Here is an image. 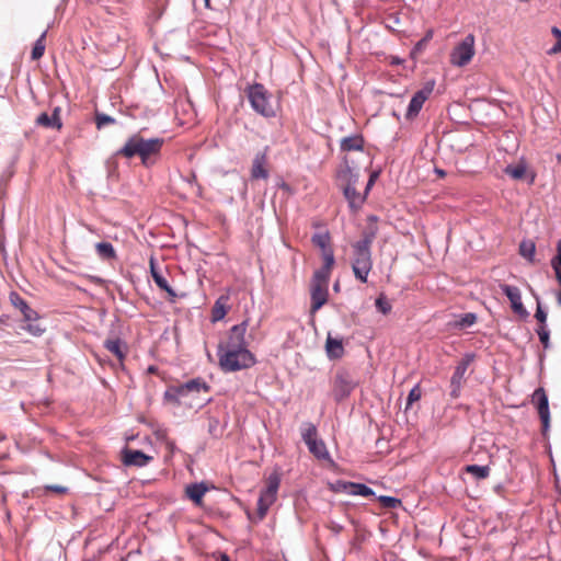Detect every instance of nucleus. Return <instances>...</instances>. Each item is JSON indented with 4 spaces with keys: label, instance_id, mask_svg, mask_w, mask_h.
Returning a JSON list of instances; mask_svg holds the SVG:
<instances>
[{
    "label": "nucleus",
    "instance_id": "f257e3e1",
    "mask_svg": "<svg viewBox=\"0 0 561 561\" xmlns=\"http://www.w3.org/2000/svg\"><path fill=\"white\" fill-rule=\"evenodd\" d=\"M162 146V138H145L140 134H133L115 154L127 159L139 157L145 168H151L157 163Z\"/></svg>",
    "mask_w": 561,
    "mask_h": 561
},
{
    "label": "nucleus",
    "instance_id": "f03ea898",
    "mask_svg": "<svg viewBox=\"0 0 561 561\" xmlns=\"http://www.w3.org/2000/svg\"><path fill=\"white\" fill-rule=\"evenodd\" d=\"M220 368L226 373L239 371L252 367L256 359L248 348L224 351V343L217 348Z\"/></svg>",
    "mask_w": 561,
    "mask_h": 561
},
{
    "label": "nucleus",
    "instance_id": "7ed1b4c3",
    "mask_svg": "<svg viewBox=\"0 0 561 561\" xmlns=\"http://www.w3.org/2000/svg\"><path fill=\"white\" fill-rule=\"evenodd\" d=\"M245 92L250 105L255 113L265 118L275 116V111L270 102V95L262 83L250 84Z\"/></svg>",
    "mask_w": 561,
    "mask_h": 561
},
{
    "label": "nucleus",
    "instance_id": "20e7f679",
    "mask_svg": "<svg viewBox=\"0 0 561 561\" xmlns=\"http://www.w3.org/2000/svg\"><path fill=\"white\" fill-rule=\"evenodd\" d=\"M373 268L371 249L352 244V270L356 279L367 283Z\"/></svg>",
    "mask_w": 561,
    "mask_h": 561
},
{
    "label": "nucleus",
    "instance_id": "39448f33",
    "mask_svg": "<svg viewBox=\"0 0 561 561\" xmlns=\"http://www.w3.org/2000/svg\"><path fill=\"white\" fill-rule=\"evenodd\" d=\"M474 358V353H466L455 367V371L450 378L449 396L451 399L455 400L460 397L462 383L465 381V375Z\"/></svg>",
    "mask_w": 561,
    "mask_h": 561
},
{
    "label": "nucleus",
    "instance_id": "423d86ee",
    "mask_svg": "<svg viewBox=\"0 0 561 561\" xmlns=\"http://www.w3.org/2000/svg\"><path fill=\"white\" fill-rule=\"evenodd\" d=\"M474 55V36L468 34L465 38L453 49L450 54V61L454 66L463 67L468 65Z\"/></svg>",
    "mask_w": 561,
    "mask_h": 561
},
{
    "label": "nucleus",
    "instance_id": "0eeeda50",
    "mask_svg": "<svg viewBox=\"0 0 561 561\" xmlns=\"http://www.w3.org/2000/svg\"><path fill=\"white\" fill-rule=\"evenodd\" d=\"M356 386L357 381H355L347 371H337L332 389L334 400L339 403L344 401L350 397Z\"/></svg>",
    "mask_w": 561,
    "mask_h": 561
},
{
    "label": "nucleus",
    "instance_id": "6e6552de",
    "mask_svg": "<svg viewBox=\"0 0 561 561\" xmlns=\"http://www.w3.org/2000/svg\"><path fill=\"white\" fill-rule=\"evenodd\" d=\"M434 87H435L434 80L426 81L423 84V87L412 95L411 101L408 105L407 113H405V118L408 121H411L419 115V113L421 112V110L423 107V104L430 98V95L433 93Z\"/></svg>",
    "mask_w": 561,
    "mask_h": 561
},
{
    "label": "nucleus",
    "instance_id": "1a4fd4ad",
    "mask_svg": "<svg viewBox=\"0 0 561 561\" xmlns=\"http://www.w3.org/2000/svg\"><path fill=\"white\" fill-rule=\"evenodd\" d=\"M247 328L248 321H242L241 323L233 325L229 330L226 343H224V351L248 348L245 341Z\"/></svg>",
    "mask_w": 561,
    "mask_h": 561
},
{
    "label": "nucleus",
    "instance_id": "9d476101",
    "mask_svg": "<svg viewBox=\"0 0 561 561\" xmlns=\"http://www.w3.org/2000/svg\"><path fill=\"white\" fill-rule=\"evenodd\" d=\"M500 289L508 298L512 310L520 318L526 319L529 316V312L523 305L519 288L508 284H500Z\"/></svg>",
    "mask_w": 561,
    "mask_h": 561
},
{
    "label": "nucleus",
    "instance_id": "9b49d317",
    "mask_svg": "<svg viewBox=\"0 0 561 561\" xmlns=\"http://www.w3.org/2000/svg\"><path fill=\"white\" fill-rule=\"evenodd\" d=\"M533 397L537 401V410L542 424V435L546 436L550 428V409L548 396L543 388H538L535 390Z\"/></svg>",
    "mask_w": 561,
    "mask_h": 561
},
{
    "label": "nucleus",
    "instance_id": "f8f14e48",
    "mask_svg": "<svg viewBox=\"0 0 561 561\" xmlns=\"http://www.w3.org/2000/svg\"><path fill=\"white\" fill-rule=\"evenodd\" d=\"M123 455V463L125 466H134V467H146L151 460L152 457L145 454L142 450L139 449H130V448H124L122 450Z\"/></svg>",
    "mask_w": 561,
    "mask_h": 561
},
{
    "label": "nucleus",
    "instance_id": "ddd939ff",
    "mask_svg": "<svg viewBox=\"0 0 561 561\" xmlns=\"http://www.w3.org/2000/svg\"><path fill=\"white\" fill-rule=\"evenodd\" d=\"M310 295H311V312H317L328 301V296H329L328 286L321 285V284L320 285L311 284Z\"/></svg>",
    "mask_w": 561,
    "mask_h": 561
},
{
    "label": "nucleus",
    "instance_id": "4468645a",
    "mask_svg": "<svg viewBox=\"0 0 561 561\" xmlns=\"http://www.w3.org/2000/svg\"><path fill=\"white\" fill-rule=\"evenodd\" d=\"M60 112L61 110L58 106L53 110L50 115L46 112H43L37 116L36 124L47 128L60 130L62 127Z\"/></svg>",
    "mask_w": 561,
    "mask_h": 561
},
{
    "label": "nucleus",
    "instance_id": "2eb2a0df",
    "mask_svg": "<svg viewBox=\"0 0 561 561\" xmlns=\"http://www.w3.org/2000/svg\"><path fill=\"white\" fill-rule=\"evenodd\" d=\"M10 300L11 304L22 312L25 321H37L38 313L32 309L18 293H11Z\"/></svg>",
    "mask_w": 561,
    "mask_h": 561
},
{
    "label": "nucleus",
    "instance_id": "dca6fc26",
    "mask_svg": "<svg viewBox=\"0 0 561 561\" xmlns=\"http://www.w3.org/2000/svg\"><path fill=\"white\" fill-rule=\"evenodd\" d=\"M150 274L153 282L161 290L165 291L172 298L176 297L175 290L169 285L167 278L162 275L152 257L150 259Z\"/></svg>",
    "mask_w": 561,
    "mask_h": 561
},
{
    "label": "nucleus",
    "instance_id": "f3484780",
    "mask_svg": "<svg viewBox=\"0 0 561 561\" xmlns=\"http://www.w3.org/2000/svg\"><path fill=\"white\" fill-rule=\"evenodd\" d=\"M266 163V152L260 151L255 154L252 168H251V178L253 180L263 179L266 180L268 178V171L265 168Z\"/></svg>",
    "mask_w": 561,
    "mask_h": 561
},
{
    "label": "nucleus",
    "instance_id": "a211bd4d",
    "mask_svg": "<svg viewBox=\"0 0 561 561\" xmlns=\"http://www.w3.org/2000/svg\"><path fill=\"white\" fill-rule=\"evenodd\" d=\"M337 180L341 182L342 188L356 187V184L358 183L359 180V174L348 164H345L344 168L339 170Z\"/></svg>",
    "mask_w": 561,
    "mask_h": 561
},
{
    "label": "nucleus",
    "instance_id": "6ab92c4d",
    "mask_svg": "<svg viewBox=\"0 0 561 561\" xmlns=\"http://www.w3.org/2000/svg\"><path fill=\"white\" fill-rule=\"evenodd\" d=\"M208 486L205 482H195L186 485L185 494L194 503L201 504Z\"/></svg>",
    "mask_w": 561,
    "mask_h": 561
},
{
    "label": "nucleus",
    "instance_id": "aec40b11",
    "mask_svg": "<svg viewBox=\"0 0 561 561\" xmlns=\"http://www.w3.org/2000/svg\"><path fill=\"white\" fill-rule=\"evenodd\" d=\"M280 484V476L277 472H273L267 478L266 488L261 492V496L266 497L270 503H274L276 494Z\"/></svg>",
    "mask_w": 561,
    "mask_h": 561
},
{
    "label": "nucleus",
    "instance_id": "412c9836",
    "mask_svg": "<svg viewBox=\"0 0 561 561\" xmlns=\"http://www.w3.org/2000/svg\"><path fill=\"white\" fill-rule=\"evenodd\" d=\"M210 387L202 379V378H194L191 379L180 386H178V393H183L184 396L188 392H201L205 391L208 392Z\"/></svg>",
    "mask_w": 561,
    "mask_h": 561
},
{
    "label": "nucleus",
    "instance_id": "4be33fe9",
    "mask_svg": "<svg viewBox=\"0 0 561 561\" xmlns=\"http://www.w3.org/2000/svg\"><path fill=\"white\" fill-rule=\"evenodd\" d=\"M327 355L330 359H339L344 355V346L341 339L328 335L325 342Z\"/></svg>",
    "mask_w": 561,
    "mask_h": 561
},
{
    "label": "nucleus",
    "instance_id": "5701e85b",
    "mask_svg": "<svg viewBox=\"0 0 561 561\" xmlns=\"http://www.w3.org/2000/svg\"><path fill=\"white\" fill-rule=\"evenodd\" d=\"M343 194L352 209H358L362 207L366 199L365 193L362 195L357 192L356 187H343Z\"/></svg>",
    "mask_w": 561,
    "mask_h": 561
},
{
    "label": "nucleus",
    "instance_id": "b1692460",
    "mask_svg": "<svg viewBox=\"0 0 561 561\" xmlns=\"http://www.w3.org/2000/svg\"><path fill=\"white\" fill-rule=\"evenodd\" d=\"M340 148L342 151H362L364 149V138L360 135L344 137L341 139Z\"/></svg>",
    "mask_w": 561,
    "mask_h": 561
},
{
    "label": "nucleus",
    "instance_id": "393cba45",
    "mask_svg": "<svg viewBox=\"0 0 561 561\" xmlns=\"http://www.w3.org/2000/svg\"><path fill=\"white\" fill-rule=\"evenodd\" d=\"M307 446H308L309 451L316 458H318L320 460H329L333 463V460L330 457V453L328 451L327 445L322 439L312 440Z\"/></svg>",
    "mask_w": 561,
    "mask_h": 561
},
{
    "label": "nucleus",
    "instance_id": "a878e982",
    "mask_svg": "<svg viewBox=\"0 0 561 561\" xmlns=\"http://www.w3.org/2000/svg\"><path fill=\"white\" fill-rule=\"evenodd\" d=\"M104 347L114 354L121 362L126 356V344L121 339H107L104 341Z\"/></svg>",
    "mask_w": 561,
    "mask_h": 561
},
{
    "label": "nucleus",
    "instance_id": "bb28decb",
    "mask_svg": "<svg viewBox=\"0 0 561 561\" xmlns=\"http://www.w3.org/2000/svg\"><path fill=\"white\" fill-rule=\"evenodd\" d=\"M378 233V228L375 225H369L366 227L362 232V238L357 241H355V244H358L360 247L369 248L371 249V244L374 240L376 239V236Z\"/></svg>",
    "mask_w": 561,
    "mask_h": 561
},
{
    "label": "nucleus",
    "instance_id": "cd10ccee",
    "mask_svg": "<svg viewBox=\"0 0 561 561\" xmlns=\"http://www.w3.org/2000/svg\"><path fill=\"white\" fill-rule=\"evenodd\" d=\"M95 250L102 260H113L116 257L115 249L111 242H99L95 244Z\"/></svg>",
    "mask_w": 561,
    "mask_h": 561
},
{
    "label": "nucleus",
    "instance_id": "c85d7f7f",
    "mask_svg": "<svg viewBox=\"0 0 561 561\" xmlns=\"http://www.w3.org/2000/svg\"><path fill=\"white\" fill-rule=\"evenodd\" d=\"M536 244L531 240H523L519 243V254L528 262H535Z\"/></svg>",
    "mask_w": 561,
    "mask_h": 561
},
{
    "label": "nucleus",
    "instance_id": "c756f323",
    "mask_svg": "<svg viewBox=\"0 0 561 561\" xmlns=\"http://www.w3.org/2000/svg\"><path fill=\"white\" fill-rule=\"evenodd\" d=\"M467 473L472 474L477 480H483L490 474L489 466H480V465H468L465 468Z\"/></svg>",
    "mask_w": 561,
    "mask_h": 561
},
{
    "label": "nucleus",
    "instance_id": "7c9ffc66",
    "mask_svg": "<svg viewBox=\"0 0 561 561\" xmlns=\"http://www.w3.org/2000/svg\"><path fill=\"white\" fill-rule=\"evenodd\" d=\"M550 263H551V267L554 272L556 279L559 283V285L561 286V239H559L557 242V253L551 259Z\"/></svg>",
    "mask_w": 561,
    "mask_h": 561
},
{
    "label": "nucleus",
    "instance_id": "2f4dec72",
    "mask_svg": "<svg viewBox=\"0 0 561 561\" xmlns=\"http://www.w3.org/2000/svg\"><path fill=\"white\" fill-rule=\"evenodd\" d=\"M46 34H47V30H45L41 36L36 39L33 48H32V53H31V56H32V59L33 60H37L39 58L43 57L44 53H45V37H46Z\"/></svg>",
    "mask_w": 561,
    "mask_h": 561
},
{
    "label": "nucleus",
    "instance_id": "473e14b6",
    "mask_svg": "<svg viewBox=\"0 0 561 561\" xmlns=\"http://www.w3.org/2000/svg\"><path fill=\"white\" fill-rule=\"evenodd\" d=\"M350 488H352L351 490V495H359V496H364V497H368V496H374L375 495V491L364 484V483H358V482H353V485H350Z\"/></svg>",
    "mask_w": 561,
    "mask_h": 561
},
{
    "label": "nucleus",
    "instance_id": "72a5a7b5",
    "mask_svg": "<svg viewBox=\"0 0 561 561\" xmlns=\"http://www.w3.org/2000/svg\"><path fill=\"white\" fill-rule=\"evenodd\" d=\"M312 243L322 251L331 249L329 232L314 233L311 238Z\"/></svg>",
    "mask_w": 561,
    "mask_h": 561
},
{
    "label": "nucleus",
    "instance_id": "f704fd0d",
    "mask_svg": "<svg viewBox=\"0 0 561 561\" xmlns=\"http://www.w3.org/2000/svg\"><path fill=\"white\" fill-rule=\"evenodd\" d=\"M330 274L331 270H325L324 266H321L320 268L314 271L311 284H321L328 286Z\"/></svg>",
    "mask_w": 561,
    "mask_h": 561
},
{
    "label": "nucleus",
    "instance_id": "c9c22d12",
    "mask_svg": "<svg viewBox=\"0 0 561 561\" xmlns=\"http://www.w3.org/2000/svg\"><path fill=\"white\" fill-rule=\"evenodd\" d=\"M504 172H505V174L510 175L511 178H513L515 180H520L526 173V167H525V164H516V165L508 164L505 168Z\"/></svg>",
    "mask_w": 561,
    "mask_h": 561
},
{
    "label": "nucleus",
    "instance_id": "e433bc0d",
    "mask_svg": "<svg viewBox=\"0 0 561 561\" xmlns=\"http://www.w3.org/2000/svg\"><path fill=\"white\" fill-rule=\"evenodd\" d=\"M95 126L98 129H102L107 125H113L116 123V119L107 114L95 112Z\"/></svg>",
    "mask_w": 561,
    "mask_h": 561
},
{
    "label": "nucleus",
    "instance_id": "4c0bfd02",
    "mask_svg": "<svg viewBox=\"0 0 561 561\" xmlns=\"http://www.w3.org/2000/svg\"><path fill=\"white\" fill-rule=\"evenodd\" d=\"M375 306H376V309L381 312L382 314H388L390 313L391 309H392V306L391 304L388 301L387 297L383 295V294H380L376 300H375Z\"/></svg>",
    "mask_w": 561,
    "mask_h": 561
},
{
    "label": "nucleus",
    "instance_id": "58836bf2",
    "mask_svg": "<svg viewBox=\"0 0 561 561\" xmlns=\"http://www.w3.org/2000/svg\"><path fill=\"white\" fill-rule=\"evenodd\" d=\"M272 504L273 503H270V501L266 497L261 496V495L259 496L256 522H260L265 517V515L267 514V511Z\"/></svg>",
    "mask_w": 561,
    "mask_h": 561
},
{
    "label": "nucleus",
    "instance_id": "ea45409f",
    "mask_svg": "<svg viewBox=\"0 0 561 561\" xmlns=\"http://www.w3.org/2000/svg\"><path fill=\"white\" fill-rule=\"evenodd\" d=\"M534 295V298L537 302V308H536V312H535V318L536 320L541 323V325H546V321H547V311L543 309L542 305H541V300H540V297L533 293Z\"/></svg>",
    "mask_w": 561,
    "mask_h": 561
},
{
    "label": "nucleus",
    "instance_id": "a19ab883",
    "mask_svg": "<svg viewBox=\"0 0 561 561\" xmlns=\"http://www.w3.org/2000/svg\"><path fill=\"white\" fill-rule=\"evenodd\" d=\"M301 436L306 445L310 444L312 440H317V427L313 424L308 423L306 428L302 431Z\"/></svg>",
    "mask_w": 561,
    "mask_h": 561
},
{
    "label": "nucleus",
    "instance_id": "79ce46f5",
    "mask_svg": "<svg viewBox=\"0 0 561 561\" xmlns=\"http://www.w3.org/2000/svg\"><path fill=\"white\" fill-rule=\"evenodd\" d=\"M378 501L385 508H397L401 505V500L394 496L380 495Z\"/></svg>",
    "mask_w": 561,
    "mask_h": 561
},
{
    "label": "nucleus",
    "instance_id": "37998d69",
    "mask_svg": "<svg viewBox=\"0 0 561 561\" xmlns=\"http://www.w3.org/2000/svg\"><path fill=\"white\" fill-rule=\"evenodd\" d=\"M222 299H224V297H220L215 302V306H214V309H213V321L214 322L224 319V317L227 314V309H226L225 305L221 304Z\"/></svg>",
    "mask_w": 561,
    "mask_h": 561
},
{
    "label": "nucleus",
    "instance_id": "c03bdc74",
    "mask_svg": "<svg viewBox=\"0 0 561 561\" xmlns=\"http://www.w3.org/2000/svg\"><path fill=\"white\" fill-rule=\"evenodd\" d=\"M350 485H353V482L337 480L334 483H332L331 488H332V491H334V492L345 493L347 495H351L352 488H350Z\"/></svg>",
    "mask_w": 561,
    "mask_h": 561
},
{
    "label": "nucleus",
    "instance_id": "a18cd8bd",
    "mask_svg": "<svg viewBox=\"0 0 561 561\" xmlns=\"http://www.w3.org/2000/svg\"><path fill=\"white\" fill-rule=\"evenodd\" d=\"M537 334L539 336V341L541 342L542 346L545 348L550 347V331L547 329L546 325H540L537 329Z\"/></svg>",
    "mask_w": 561,
    "mask_h": 561
},
{
    "label": "nucleus",
    "instance_id": "49530a36",
    "mask_svg": "<svg viewBox=\"0 0 561 561\" xmlns=\"http://www.w3.org/2000/svg\"><path fill=\"white\" fill-rule=\"evenodd\" d=\"M322 256H323V265L325 267V270H332L333 265H334V252L331 249L329 250H325V251H322Z\"/></svg>",
    "mask_w": 561,
    "mask_h": 561
},
{
    "label": "nucleus",
    "instance_id": "de8ad7c7",
    "mask_svg": "<svg viewBox=\"0 0 561 561\" xmlns=\"http://www.w3.org/2000/svg\"><path fill=\"white\" fill-rule=\"evenodd\" d=\"M420 398H421V390H420V387L416 385L410 390V392L408 394L405 409H409L413 404V402L420 400Z\"/></svg>",
    "mask_w": 561,
    "mask_h": 561
},
{
    "label": "nucleus",
    "instance_id": "09e8293b",
    "mask_svg": "<svg viewBox=\"0 0 561 561\" xmlns=\"http://www.w3.org/2000/svg\"><path fill=\"white\" fill-rule=\"evenodd\" d=\"M27 325L23 327L27 332L34 336H39L44 333V329L36 321H27Z\"/></svg>",
    "mask_w": 561,
    "mask_h": 561
},
{
    "label": "nucleus",
    "instance_id": "8fccbe9b",
    "mask_svg": "<svg viewBox=\"0 0 561 561\" xmlns=\"http://www.w3.org/2000/svg\"><path fill=\"white\" fill-rule=\"evenodd\" d=\"M477 316L472 312L465 313L460 320V325L463 328L471 327L476 323Z\"/></svg>",
    "mask_w": 561,
    "mask_h": 561
},
{
    "label": "nucleus",
    "instance_id": "3c124183",
    "mask_svg": "<svg viewBox=\"0 0 561 561\" xmlns=\"http://www.w3.org/2000/svg\"><path fill=\"white\" fill-rule=\"evenodd\" d=\"M427 44V38L420 39L411 50V57L416 58V56L425 48Z\"/></svg>",
    "mask_w": 561,
    "mask_h": 561
},
{
    "label": "nucleus",
    "instance_id": "603ef678",
    "mask_svg": "<svg viewBox=\"0 0 561 561\" xmlns=\"http://www.w3.org/2000/svg\"><path fill=\"white\" fill-rule=\"evenodd\" d=\"M178 387L171 388L164 392V398L170 401L179 402L180 397H184L183 393H178Z\"/></svg>",
    "mask_w": 561,
    "mask_h": 561
},
{
    "label": "nucleus",
    "instance_id": "864d4df0",
    "mask_svg": "<svg viewBox=\"0 0 561 561\" xmlns=\"http://www.w3.org/2000/svg\"><path fill=\"white\" fill-rule=\"evenodd\" d=\"M379 173L378 172H373L370 175H369V179H368V182L366 184V187H365V195L367 196V194L369 193V191L371 190L373 185L375 184L377 178H378Z\"/></svg>",
    "mask_w": 561,
    "mask_h": 561
},
{
    "label": "nucleus",
    "instance_id": "5fc2aeb1",
    "mask_svg": "<svg viewBox=\"0 0 561 561\" xmlns=\"http://www.w3.org/2000/svg\"><path fill=\"white\" fill-rule=\"evenodd\" d=\"M46 491L56 492V493H66L68 489L66 486H61L58 484H47L45 486Z\"/></svg>",
    "mask_w": 561,
    "mask_h": 561
},
{
    "label": "nucleus",
    "instance_id": "6e6d98bb",
    "mask_svg": "<svg viewBox=\"0 0 561 561\" xmlns=\"http://www.w3.org/2000/svg\"><path fill=\"white\" fill-rule=\"evenodd\" d=\"M404 62V59L400 58L399 56H390V65L398 66L402 65Z\"/></svg>",
    "mask_w": 561,
    "mask_h": 561
},
{
    "label": "nucleus",
    "instance_id": "4d7b16f0",
    "mask_svg": "<svg viewBox=\"0 0 561 561\" xmlns=\"http://www.w3.org/2000/svg\"><path fill=\"white\" fill-rule=\"evenodd\" d=\"M550 53H561V38L557 41V43L550 49Z\"/></svg>",
    "mask_w": 561,
    "mask_h": 561
},
{
    "label": "nucleus",
    "instance_id": "13d9d810",
    "mask_svg": "<svg viewBox=\"0 0 561 561\" xmlns=\"http://www.w3.org/2000/svg\"><path fill=\"white\" fill-rule=\"evenodd\" d=\"M551 34L557 38H561V30L558 26H552Z\"/></svg>",
    "mask_w": 561,
    "mask_h": 561
},
{
    "label": "nucleus",
    "instance_id": "bf43d9fd",
    "mask_svg": "<svg viewBox=\"0 0 561 561\" xmlns=\"http://www.w3.org/2000/svg\"><path fill=\"white\" fill-rule=\"evenodd\" d=\"M219 424V421L216 420V419H213L210 420V423H209V433L213 434L216 426Z\"/></svg>",
    "mask_w": 561,
    "mask_h": 561
},
{
    "label": "nucleus",
    "instance_id": "052dcab7",
    "mask_svg": "<svg viewBox=\"0 0 561 561\" xmlns=\"http://www.w3.org/2000/svg\"><path fill=\"white\" fill-rule=\"evenodd\" d=\"M218 561H230V558H229V556L227 553L221 552L220 556H219Z\"/></svg>",
    "mask_w": 561,
    "mask_h": 561
},
{
    "label": "nucleus",
    "instance_id": "680f3d73",
    "mask_svg": "<svg viewBox=\"0 0 561 561\" xmlns=\"http://www.w3.org/2000/svg\"><path fill=\"white\" fill-rule=\"evenodd\" d=\"M435 173L439 176V178H444L446 175V172L443 170V169H438V168H435Z\"/></svg>",
    "mask_w": 561,
    "mask_h": 561
},
{
    "label": "nucleus",
    "instance_id": "e2e57ef3",
    "mask_svg": "<svg viewBox=\"0 0 561 561\" xmlns=\"http://www.w3.org/2000/svg\"><path fill=\"white\" fill-rule=\"evenodd\" d=\"M557 302L559 306H561V290L557 291Z\"/></svg>",
    "mask_w": 561,
    "mask_h": 561
},
{
    "label": "nucleus",
    "instance_id": "0e129e2a",
    "mask_svg": "<svg viewBox=\"0 0 561 561\" xmlns=\"http://www.w3.org/2000/svg\"><path fill=\"white\" fill-rule=\"evenodd\" d=\"M368 220L371 221V222H376L377 221V216L371 215V216L368 217Z\"/></svg>",
    "mask_w": 561,
    "mask_h": 561
},
{
    "label": "nucleus",
    "instance_id": "69168bd1",
    "mask_svg": "<svg viewBox=\"0 0 561 561\" xmlns=\"http://www.w3.org/2000/svg\"><path fill=\"white\" fill-rule=\"evenodd\" d=\"M333 289H334L335 291H339V290H340V284H339V282H335V283H334V285H333Z\"/></svg>",
    "mask_w": 561,
    "mask_h": 561
},
{
    "label": "nucleus",
    "instance_id": "338daca9",
    "mask_svg": "<svg viewBox=\"0 0 561 561\" xmlns=\"http://www.w3.org/2000/svg\"><path fill=\"white\" fill-rule=\"evenodd\" d=\"M204 1V4H205V8L209 9L210 8V0H203Z\"/></svg>",
    "mask_w": 561,
    "mask_h": 561
},
{
    "label": "nucleus",
    "instance_id": "774afa93",
    "mask_svg": "<svg viewBox=\"0 0 561 561\" xmlns=\"http://www.w3.org/2000/svg\"><path fill=\"white\" fill-rule=\"evenodd\" d=\"M431 37H432V31L427 32L423 38H427V42H428L431 39Z\"/></svg>",
    "mask_w": 561,
    "mask_h": 561
}]
</instances>
